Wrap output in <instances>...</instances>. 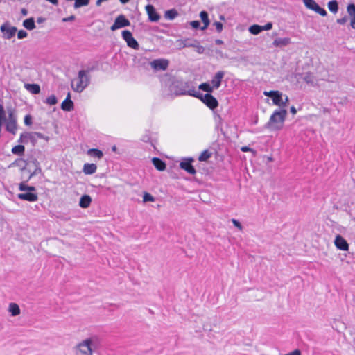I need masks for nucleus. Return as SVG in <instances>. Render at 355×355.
<instances>
[{
    "instance_id": "1",
    "label": "nucleus",
    "mask_w": 355,
    "mask_h": 355,
    "mask_svg": "<svg viewBox=\"0 0 355 355\" xmlns=\"http://www.w3.org/2000/svg\"><path fill=\"white\" fill-rule=\"evenodd\" d=\"M167 85L171 94L189 95L191 96H198V92L195 89L190 83L182 81L175 78H170Z\"/></svg>"
},
{
    "instance_id": "2",
    "label": "nucleus",
    "mask_w": 355,
    "mask_h": 355,
    "mask_svg": "<svg viewBox=\"0 0 355 355\" xmlns=\"http://www.w3.org/2000/svg\"><path fill=\"white\" fill-rule=\"evenodd\" d=\"M286 109H277L270 116L269 121L265 125V128L272 131L281 130L287 116Z\"/></svg>"
},
{
    "instance_id": "3",
    "label": "nucleus",
    "mask_w": 355,
    "mask_h": 355,
    "mask_svg": "<svg viewBox=\"0 0 355 355\" xmlns=\"http://www.w3.org/2000/svg\"><path fill=\"white\" fill-rule=\"evenodd\" d=\"M89 83L90 76L88 71L80 70L78 72V78L72 80L71 85L75 92L80 93L88 86Z\"/></svg>"
},
{
    "instance_id": "4",
    "label": "nucleus",
    "mask_w": 355,
    "mask_h": 355,
    "mask_svg": "<svg viewBox=\"0 0 355 355\" xmlns=\"http://www.w3.org/2000/svg\"><path fill=\"white\" fill-rule=\"evenodd\" d=\"M95 338H87L76 345L77 355H93L95 347Z\"/></svg>"
},
{
    "instance_id": "5",
    "label": "nucleus",
    "mask_w": 355,
    "mask_h": 355,
    "mask_svg": "<svg viewBox=\"0 0 355 355\" xmlns=\"http://www.w3.org/2000/svg\"><path fill=\"white\" fill-rule=\"evenodd\" d=\"M19 189L20 191H24V193H19L17 195L18 198L27 200L29 202H35L38 199L37 194L34 193L35 188L32 186H28L24 182H21L19 184Z\"/></svg>"
},
{
    "instance_id": "6",
    "label": "nucleus",
    "mask_w": 355,
    "mask_h": 355,
    "mask_svg": "<svg viewBox=\"0 0 355 355\" xmlns=\"http://www.w3.org/2000/svg\"><path fill=\"white\" fill-rule=\"evenodd\" d=\"M6 130L12 135H15L17 130V118L15 112L10 109L8 110V117L5 121Z\"/></svg>"
},
{
    "instance_id": "7",
    "label": "nucleus",
    "mask_w": 355,
    "mask_h": 355,
    "mask_svg": "<svg viewBox=\"0 0 355 355\" xmlns=\"http://www.w3.org/2000/svg\"><path fill=\"white\" fill-rule=\"evenodd\" d=\"M194 97L200 98L208 107L211 110L218 107V103L215 97L209 94H202L198 92V96Z\"/></svg>"
},
{
    "instance_id": "8",
    "label": "nucleus",
    "mask_w": 355,
    "mask_h": 355,
    "mask_svg": "<svg viewBox=\"0 0 355 355\" xmlns=\"http://www.w3.org/2000/svg\"><path fill=\"white\" fill-rule=\"evenodd\" d=\"M0 30L3 34V37L7 40H10L14 37L17 31V28L11 26L8 21L1 26Z\"/></svg>"
},
{
    "instance_id": "9",
    "label": "nucleus",
    "mask_w": 355,
    "mask_h": 355,
    "mask_svg": "<svg viewBox=\"0 0 355 355\" xmlns=\"http://www.w3.org/2000/svg\"><path fill=\"white\" fill-rule=\"evenodd\" d=\"M130 25V22L128 19L125 18V17L123 15H119L116 19L112 24V26L110 27V29L114 31L116 29L129 26Z\"/></svg>"
},
{
    "instance_id": "10",
    "label": "nucleus",
    "mask_w": 355,
    "mask_h": 355,
    "mask_svg": "<svg viewBox=\"0 0 355 355\" xmlns=\"http://www.w3.org/2000/svg\"><path fill=\"white\" fill-rule=\"evenodd\" d=\"M305 6L322 16H326L327 12L324 9L320 7V6L314 0H303Z\"/></svg>"
},
{
    "instance_id": "11",
    "label": "nucleus",
    "mask_w": 355,
    "mask_h": 355,
    "mask_svg": "<svg viewBox=\"0 0 355 355\" xmlns=\"http://www.w3.org/2000/svg\"><path fill=\"white\" fill-rule=\"evenodd\" d=\"M122 37L123 40L127 42V44L129 47H131L134 49H138L139 46L136 40L132 37V35L129 31H123L122 32Z\"/></svg>"
},
{
    "instance_id": "12",
    "label": "nucleus",
    "mask_w": 355,
    "mask_h": 355,
    "mask_svg": "<svg viewBox=\"0 0 355 355\" xmlns=\"http://www.w3.org/2000/svg\"><path fill=\"white\" fill-rule=\"evenodd\" d=\"M169 64V62L166 59H156L150 62V66L156 71H164Z\"/></svg>"
},
{
    "instance_id": "13",
    "label": "nucleus",
    "mask_w": 355,
    "mask_h": 355,
    "mask_svg": "<svg viewBox=\"0 0 355 355\" xmlns=\"http://www.w3.org/2000/svg\"><path fill=\"white\" fill-rule=\"evenodd\" d=\"M335 245L337 248L341 250H348L349 245L346 240L340 235H337L334 241Z\"/></svg>"
},
{
    "instance_id": "14",
    "label": "nucleus",
    "mask_w": 355,
    "mask_h": 355,
    "mask_svg": "<svg viewBox=\"0 0 355 355\" xmlns=\"http://www.w3.org/2000/svg\"><path fill=\"white\" fill-rule=\"evenodd\" d=\"M146 10L151 21H157L159 19V15L157 13L153 6L150 4L147 5L146 6Z\"/></svg>"
},
{
    "instance_id": "15",
    "label": "nucleus",
    "mask_w": 355,
    "mask_h": 355,
    "mask_svg": "<svg viewBox=\"0 0 355 355\" xmlns=\"http://www.w3.org/2000/svg\"><path fill=\"white\" fill-rule=\"evenodd\" d=\"M193 161L192 159H187L185 161L181 162L180 164V166L182 169L185 170L189 174L194 175L196 171L193 166L191 165V162Z\"/></svg>"
},
{
    "instance_id": "16",
    "label": "nucleus",
    "mask_w": 355,
    "mask_h": 355,
    "mask_svg": "<svg viewBox=\"0 0 355 355\" xmlns=\"http://www.w3.org/2000/svg\"><path fill=\"white\" fill-rule=\"evenodd\" d=\"M225 73L222 71H218L213 79L211 80V84L214 89H218L221 84L222 79L223 78Z\"/></svg>"
},
{
    "instance_id": "17",
    "label": "nucleus",
    "mask_w": 355,
    "mask_h": 355,
    "mask_svg": "<svg viewBox=\"0 0 355 355\" xmlns=\"http://www.w3.org/2000/svg\"><path fill=\"white\" fill-rule=\"evenodd\" d=\"M291 43V41L289 37L277 38L273 41L272 45L275 47L282 48L288 46Z\"/></svg>"
},
{
    "instance_id": "18",
    "label": "nucleus",
    "mask_w": 355,
    "mask_h": 355,
    "mask_svg": "<svg viewBox=\"0 0 355 355\" xmlns=\"http://www.w3.org/2000/svg\"><path fill=\"white\" fill-rule=\"evenodd\" d=\"M193 41H194L193 40L187 38V39H184V40H177L176 42H177L178 49H181L183 48L191 47L192 46H194L193 44Z\"/></svg>"
},
{
    "instance_id": "19",
    "label": "nucleus",
    "mask_w": 355,
    "mask_h": 355,
    "mask_svg": "<svg viewBox=\"0 0 355 355\" xmlns=\"http://www.w3.org/2000/svg\"><path fill=\"white\" fill-rule=\"evenodd\" d=\"M8 311L12 316H17L21 313L19 305L14 302L9 304Z\"/></svg>"
},
{
    "instance_id": "20",
    "label": "nucleus",
    "mask_w": 355,
    "mask_h": 355,
    "mask_svg": "<svg viewBox=\"0 0 355 355\" xmlns=\"http://www.w3.org/2000/svg\"><path fill=\"white\" fill-rule=\"evenodd\" d=\"M97 170V166L95 164H85L83 166V171L86 175L94 174Z\"/></svg>"
},
{
    "instance_id": "21",
    "label": "nucleus",
    "mask_w": 355,
    "mask_h": 355,
    "mask_svg": "<svg viewBox=\"0 0 355 355\" xmlns=\"http://www.w3.org/2000/svg\"><path fill=\"white\" fill-rule=\"evenodd\" d=\"M92 202V198L89 195H83L79 202V206L82 208H87Z\"/></svg>"
},
{
    "instance_id": "22",
    "label": "nucleus",
    "mask_w": 355,
    "mask_h": 355,
    "mask_svg": "<svg viewBox=\"0 0 355 355\" xmlns=\"http://www.w3.org/2000/svg\"><path fill=\"white\" fill-rule=\"evenodd\" d=\"M154 166L159 171H164L166 168V164L157 157H154L152 159Z\"/></svg>"
},
{
    "instance_id": "23",
    "label": "nucleus",
    "mask_w": 355,
    "mask_h": 355,
    "mask_svg": "<svg viewBox=\"0 0 355 355\" xmlns=\"http://www.w3.org/2000/svg\"><path fill=\"white\" fill-rule=\"evenodd\" d=\"M272 103L274 105L279 106V108L282 107V103H283V94L282 92L278 91L275 96H274L272 99Z\"/></svg>"
},
{
    "instance_id": "24",
    "label": "nucleus",
    "mask_w": 355,
    "mask_h": 355,
    "mask_svg": "<svg viewBox=\"0 0 355 355\" xmlns=\"http://www.w3.org/2000/svg\"><path fill=\"white\" fill-rule=\"evenodd\" d=\"M25 88L33 94H37L40 92V87L37 84H26Z\"/></svg>"
},
{
    "instance_id": "25",
    "label": "nucleus",
    "mask_w": 355,
    "mask_h": 355,
    "mask_svg": "<svg viewBox=\"0 0 355 355\" xmlns=\"http://www.w3.org/2000/svg\"><path fill=\"white\" fill-rule=\"evenodd\" d=\"M200 17L201 20L202 21V22L204 24V26L202 27H201L200 28L202 30H205V29H206L208 27V26L209 24V18H208V14L205 11H202L200 13Z\"/></svg>"
},
{
    "instance_id": "26",
    "label": "nucleus",
    "mask_w": 355,
    "mask_h": 355,
    "mask_svg": "<svg viewBox=\"0 0 355 355\" xmlns=\"http://www.w3.org/2000/svg\"><path fill=\"white\" fill-rule=\"evenodd\" d=\"M23 26L28 30H33L35 28V21L33 17L25 19Z\"/></svg>"
},
{
    "instance_id": "27",
    "label": "nucleus",
    "mask_w": 355,
    "mask_h": 355,
    "mask_svg": "<svg viewBox=\"0 0 355 355\" xmlns=\"http://www.w3.org/2000/svg\"><path fill=\"white\" fill-rule=\"evenodd\" d=\"M61 108L64 111H71L73 109L72 101L64 100L61 104Z\"/></svg>"
},
{
    "instance_id": "28",
    "label": "nucleus",
    "mask_w": 355,
    "mask_h": 355,
    "mask_svg": "<svg viewBox=\"0 0 355 355\" xmlns=\"http://www.w3.org/2000/svg\"><path fill=\"white\" fill-rule=\"evenodd\" d=\"M87 154L92 157H98V159H101L103 156L102 151L96 148H92L88 150Z\"/></svg>"
},
{
    "instance_id": "29",
    "label": "nucleus",
    "mask_w": 355,
    "mask_h": 355,
    "mask_svg": "<svg viewBox=\"0 0 355 355\" xmlns=\"http://www.w3.org/2000/svg\"><path fill=\"white\" fill-rule=\"evenodd\" d=\"M25 148L23 145H17L12 148V153L15 155H21L24 154Z\"/></svg>"
},
{
    "instance_id": "30",
    "label": "nucleus",
    "mask_w": 355,
    "mask_h": 355,
    "mask_svg": "<svg viewBox=\"0 0 355 355\" xmlns=\"http://www.w3.org/2000/svg\"><path fill=\"white\" fill-rule=\"evenodd\" d=\"M328 8L333 13H336L338 10V2L336 0L329 1L328 3Z\"/></svg>"
},
{
    "instance_id": "31",
    "label": "nucleus",
    "mask_w": 355,
    "mask_h": 355,
    "mask_svg": "<svg viewBox=\"0 0 355 355\" xmlns=\"http://www.w3.org/2000/svg\"><path fill=\"white\" fill-rule=\"evenodd\" d=\"M261 31V27L259 25L254 24L249 28V32L252 35H258Z\"/></svg>"
},
{
    "instance_id": "32",
    "label": "nucleus",
    "mask_w": 355,
    "mask_h": 355,
    "mask_svg": "<svg viewBox=\"0 0 355 355\" xmlns=\"http://www.w3.org/2000/svg\"><path fill=\"white\" fill-rule=\"evenodd\" d=\"M90 0H75L74 8L77 9L83 6H86L89 3Z\"/></svg>"
},
{
    "instance_id": "33",
    "label": "nucleus",
    "mask_w": 355,
    "mask_h": 355,
    "mask_svg": "<svg viewBox=\"0 0 355 355\" xmlns=\"http://www.w3.org/2000/svg\"><path fill=\"white\" fill-rule=\"evenodd\" d=\"M178 12L174 10V9H172V10H167L166 12H165V17L168 19H173L175 17H176L178 16Z\"/></svg>"
},
{
    "instance_id": "34",
    "label": "nucleus",
    "mask_w": 355,
    "mask_h": 355,
    "mask_svg": "<svg viewBox=\"0 0 355 355\" xmlns=\"http://www.w3.org/2000/svg\"><path fill=\"white\" fill-rule=\"evenodd\" d=\"M199 89H202L207 92H212L214 90V88L212 86L210 85V84L207 83H202L199 85Z\"/></svg>"
},
{
    "instance_id": "35",
    "label": "nucleus",
    "mask_w": 355,
    "mask_h": 355,
    "mask_svg": "<svg viewBox=\"0 0 355 355\" xmlns=\"http://www.w3.org/2000/svg\"><path fill=\"white\" fill-rule=\"evenodd\" d=\"M211 157V153L207 150H204L198 157L199 161H207Z\"/></svg>"
},
{
    "instance_id": "36",
    "label": "nucleus",
    "mask_w": 355,
    "mask_h": 355,
    "mask_svg": "<svg viewBox=\"0 0 355 355\" xmlns=\"http://www.w3.org/2000/svg\"><path fill=\"white\" fill-rule=\"evenodd\" d=\"M193 44L194 46H192L191 47L195 48V49H196V51L198 53L201 54V53H204V51H205V48H204L202 46L200 45L198 41L194 40V41H193Z\"/></svg>"
},
{
    "instance_id": "37",
    "label": "nucleus",
    "mask_w": 355,
    "mask_h": 355,
    "mask_svg": "<svg viewBox=\"0 0 355 355\" xmlns=\"http://www.w3.org/2000/svg\"><path fill=\"white\" fill-rule=\"evenodd\" d=\"M29 137H33V140H35L37 139H44L46 141L49 139V137H45L44 135H42L40 132H33V135H27Z\"/></svg>"
},
{
    "instance_id": "38",
    "label": "nucleus",
    "mask_w": 355,
    "mask_h": 355,
    "mask_svg": "<svg viewBox=\"0 0 355 355\" xmlns=\"http://www.w3.org/2000/svg\"><path fill=\"white\" fill-rule=\"evenodd\" d=\"M347 11L349 15L352 17L355 16V5L354 3H350L347 7Z\"/></svg>"
},
{
    "instance_id": "39",
    "label": "nucleus",
    "mask_w": 355,
    "mask_h": 355,
    "mask_svg": "<svg viewBox=\"0 0 355 355\" xmlns=\"http://www.w3.org/2000/svg\"><path fill=\"white\" fill-rule=\"evenodd\" d=\"M6 112L4 110L3 106L0 104V124L2 125V123L6 120Z\"/></svg>"
},
{
    "instance_id": "40",
    "label": "nucleus",
    "mask_w": 355,
    "mask_h": 355,
    "mask_svg": "<svg viewBox=\"0 0 355 355\" xmlns=\"http://www.w3.org/2000/svg\"><path fill=\"white\" fill-rule=\"evenodd\" d=\"M58 101L54 95H51L49 97H48L46 100V103L51 105H54L57 103Z\"/></svg>"
},
{
    "instance_id": "41",
    "label": "nucleus",
    "mask_w": 355,
    "mask_h": 355,
    "mask_svg": "<svg viewBox=\"0 0 355 355\" xmlns=\"http://www.w3.org/2000/svg\"><path fill=\"white\" fill-rule=\"evenodd\" d=\"M143 201L144 202H154L155 201V198L150 193H145L144 195V197H143Z\"/></svg>"
},
{
    "instance_id": "42",
    "label": "nucleus",
    "mask_w": 355,
    "mask_h": 355,
    "mask_svg": "<svg viewBox=\"0 0 355 355\" xmlns=\"http://www.w3.org/2000/svg\"><path fill=\"white\" fill-rule=\"evenodd\" d=\"M27 135H33V132H24L21 135V139H24V141L33 140V137H29Z\"/></svg>"
},
{
    "instance_id": "43",
    "label": "nucleus",
    "mask_w": 355,
    "mask_h": 355,
    "mask_svg": "<svg viewBox=\"0 0 355 355\" xmlns=\"http://www.w3.org/2000/svg\"><path fill=\"white\" fill-rule=\"evenodd\" d=\"M289 103V98L288 96L283 95V103H282V107L281 109H286V107L288 106Z\"/></svg>"
},
{
    "instance_id": "44",
    "label": "nucleus",
    "mask_w": 355,
    "mask_h": 355,
    "mask_svg": "<svg viewBox=\"0 0 355 355\" xmlns=\"http://www.w3.org/2000/svg\"><path fill=\"white\" fill-rule=\"evenodd\" d=\"M277 92H278L277 90H276V91H269V92L265 91V92H263V94L266 96L270 97L272 98V100L274 96H275V94H277Z\"/></svg>"
},
{
    "instance_id": "45",
    "label": "nucleus",
    "mask_w": 355,
    "mask_h": 355,
    "mask_svg": "<svg viewBox=\"0 0 355 355\" xmlns=\"http://www.w3.org/2000/svg\"><path fill=\"white\" fill-rule=\"evenodd\" d=\"M27 35H28V33H26V31H25L24 30H20L17 33V37L19 39L26 38L27 37Z\"/></svg>"
},
{
    "instance_id": "46",
    "label": "nucleus",
    "mask_w": 355,
    "mask_h": 355,
    "mask_svg": "<svg viewBox=\"0 0 355 355\" xmlns=\"http://www.w3.org/2000/svg\"><path fill=\"white\" fill-rule=\"evenodd\" d=\"M231 221L233 223V225L236 227H237L239 230H243V226H242V225L241 224V223L239 220L233 218V219H232Z\"/></svg>"
},
{
    "instance_id": "47",
    "label": "nucleus",
    "mask_w": 355,
    "mask_h": 355,
    "mask_svg": "<svg viewBox=\"0 0 355 355\" xmlns=\"http://www.w3.org/2000/svg\"><path fill=\"white\" fill-rule=\"evenodd\" d=\"M24 123L26 125H31L32 124V117L31 115L28 114L24 117Z\"/></svg>"
},
{
    "instance_id": "48",
    "label": "nucleus",
    "mask_w": 355,
    "mask_h": 355,
    "mask_svg": "<svg viewBox=\"0 0 355 355\" xmlns=\"http://www.w3.org/2000/svg\"><path fill=\"white\" fill-rule=\"evenodd\" d=\"M214 26H215L216 29V31L218 33H220L222 31V30H223V24H222V23L218 22V21H215L214 23Z\"/></svg>"
},
{
    "instance_id": "49",
    "label": "nucleus",
    "mask_w": 355,
    "mask_h": 355,
    "mask_svg": "<svg viewBox=\"0 0 355 355\" xmlns=\"http://www.w3.org/2000/svg\"><path fill=\"white\" fill-rule=\"evenodd\" d=\"M262 31L270 30L272 27V24L270 22L267 23L265 26H261Z\"/></svg>"
},
{
    "instance_id": "50",
    "label": "nucleus",
    "mask_w": 355,
    "mask_h": 355,
    "mask_svg": "<svg viewBox=\"0 0 355 355\" xmlns=\"http://www.w3.org/2000/svg\"><path fill=\"white\" fill-rule=\"evenodd\" d=\"M241 150L243 152H252L254 155H255L256 152L253 149L250 148L248 146H243L241 148Z\"/></svg>"
},
{
    "instance_id": "51",
    "label": "nucleus",
    "mask_w": 355,
    "mask_h": 355,
    "mask_svg": "<svg viewBox=\"0 0 355 355\" xmlns=\"http://www.w3.org/2000/svg\"><path fill=\"white\" fill-rule=\"evenodd\" d=\"M348 19L347 17L345 16V17H343L340 19H338L336 20L337 23L339 24H345L347 21Z\"/></svg>"
},
{
    "instance_id": "52",
    "label": "nucleus",
    "mask_w": 355,
    "mask_h": 355,
    "mask_svg": "<svg viewBox=\"0 0 355 355\" xmlns=\"http://www.w3.org/2000/svg\"><path fill=\"white\" fill-rule=\"evenodd\" d=\"M190 25L193 28H198L200 27V22L198 21H191Z\"/></svg>"
},
{
    "instance_id": "53",
    "label": "nucleus",
    "mask_w": 355,
    "mask_h": 355,
    "mask_svg": "<svg viewBox=\"0 0 355 355\" xmlns=\"http://www.w3.org/2000/svg\"><path fill=\"white\" fill-rule=\"evenodd\" d=\"M75 16L74 15H71L68 17H65V18H63L62 19V21H64V22H67V21H72L75 19Z\"/></svg>"
},
{
    "instance_id": "54",
    "label": "nucleus",
    "mask_w": 355,
    "mask_h": 355,
    "mask_svg": "<svg viewBox=\"0 0 355 355\" xmlns=\"http://www.w3.org/2000/svg\"><path fill=\"white\" fill-rule=\"evenodd\" d=\"M284 355H301V352L299 349H295L294 351Z\"/></svg>"
},
{
    "instance_id": "55",
    "label": "nucleus",
    "mask_w": 355,
    "mask_h": 355,
    "mask_svg": "<svg viewBox=\"0 0 355 355\" xmlns=\"http://www.w3.org/2000/svg\"><path fill=\"white\" fill-rule=\"evenodd\" d=\"M350 26L352 28L355 29V16L351 17Z\"/></svg>"
},
{
    "instance_id": "56",
    "label": "nucleus",
    "mask_w": 355,
    "mask_h": 355,
    "mask_svg": "<svg viewBox=\"0 0 355 355\" xmlns=\"http://www.w3.org/2000/svg\"><path fill=\"white\" fill-rule=\"evenodd\" d=\"M291 112L293 114H295L297 113V110L296 108L294 107V106H292L291 107Z\"/></svg>"
},
{
    "instance_id": "57",
    "label": "nucleus",
    "mask_w": 355,
    "mask_h": 355,
    "mask_svg": "<svg viewBox=\"0 0 355 355\" xmlns=\"http://www.w3.org/2000/svg\"><path fill=\"white\" fill-rule=\"evenodd\" d=\"M21 13L22 14V15L26 16L28 14V11L26 9L22 8L21 10Z\"/></svg>"
},
{
    "instance_id": "58",
    "label": "nucleus",
    "mask_w": 355,
    "mask_h": 355,
    "mask_svg": "<svg viewBox=\"0 0 355 355\" xmlns=\"http://www.w3.org/2000/svg\"><path fill=\"white\" fill-rule=\"evenodd\" d=\"M46 1L51 2L53 5H58V0H46Z\"/></svg>"
},
{
    "instance_id": "59",
    "label": "nucleus",
    "mask_w": 355,
    "mask_h": 355,
    "mask_svg": "<svg viewBox=\"0 0 355 355\" xmlns=\"http://www.w3.org/2000/svg\"><path fill=\"white\" fill-rule=\"evenodd\" d=\"M44 21V18H42V17H39V18H37V23H39V24L42 23Z\"/></svg>"
},
{
    "instance_id": "60",
    "label": "nucleus",
    "mask_w": 355,
    "mask_h": 355,
    "mask_svg": "<svg viewBox=\"0 0 355 355\" xmlns=\"http://www.w3.org/2000/svg\"><path fill=\"white\" fill-rule=\"evenodd\" d=\"M223 43V42L221 40H216V44H222Z\"/></svg>"
},
{
    "instance_id": "61",
    "label": "nucleus",
    "mask_w": 355,
    "mask_h": 355,
    "mask_svg": "<svg viewBox=\"0 0 355 355\" xmlns=\"http://www.w3.org/2000/svg\"><path fill=\"white\" fill-rule=\"evenodd\" d=\"M66 100L71 101V95H70V93H68L67 96V98H66Z\"/></svg>"
},
{
    "instance_id": "62",
    "label": "nucleus",
    "mask_w": 355,
    "mask_h": 355,
    "mask_svg": "<svg viewBox=\"0 0 355 355\" xmlns=\"http://www.w3.org/2000/svg\"><path fill=\"white\" fill-rule=\"evenodd\" d=\"M121 1V3H128L130 0H119Z\"/></svg>"
},
{
    "instance_id": "63",
    "label": "nucleus",
    "mask_w": 355,
    "mask_h": 355,
    "mask_svg": "<svg viewBox=\"0 0 355 355\" xmlns=\"http://www.w3.org/2000/svg\"><path fill=\"white\" fill-rule=\"evenodd\" d=\"M17 162H21V163H23V164L25 163V161H24L23 159H17Z\"/></svg>"
},
{
    "instance_id": "64",
    "label": "nucleus",
    "mask_w": 355,
    "mask_h": 355,
    "mask_svg": "<svg viewBox=\"0 0 355 355\" xmlns=\"http://www.w3.org/2000/svg\"><path fill=\"white\" fill-rule=\"evenodd\" d=\"M112 150L113 151H116V147L115 146H114L112 148Z\"/></svg>"
}]
</instances>
